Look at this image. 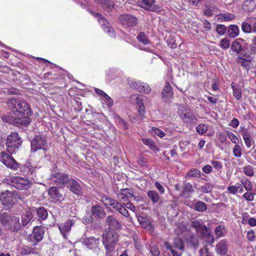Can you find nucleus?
<instances>
[{"mask_svg":"<svg viewBox=\"0 0 256 256\" xmlns=\"http://www.w3.org/2000/svg\"><path fill=\"white\" fill-rule=\"evenodd\" d=\"M7 104L10 114H13L16 118L20 119L22 116H30L32 113L28 104L24 101L12 98L8 101Z\"/></svg>","mask_w":256,"mask_h":256,"instance_id":"nucleus-1","label":"nucleus"},{"mask_svg":"<svg viewBox=\"0 0 256 256\" xmlns=\"http://www.w3.org/2000/svg\"><path fill=\"white\" fill-rule=\"evenodd\" d=\"M0 222L10 231L16 232L20 228V218L6 212H0Z\"/></svg>","mask_w":256,"mask_h":256,"instance_id":"nucleus-2","label":"nucleus"},{"mask_svg":"<svg viewBox=\"0 0 256 256\" xmlns=\"http://www.w3.org/2000/svg\"><path fill=\"white\" fill-rule=\"evenodd\" d=\"M23 140L17 132H12L6 140V150L10 154H16L22 146Z\"/></svg>","mask_w":256,"mask_h":256,"instance_id":"nucleus-3","label":"nucleus"},{"mask_svg":"<svg viewBox=\"0 0 256 256\" xmlns=\"http://www.w3.org/2000/svg\"><path fill=\"white\" fill-rule=\"evenodd\" d=\"M102 238L105 248H114L118 240V234L115 230L106 228L103 232Z\"/></svg>","mask_w":256,"mask_h":256,"instance_id":"nucleus-4","label":"nucleus"},{"mask_svg":"<svg viewBox=\"0 0 256 256\" xmlns=\"http://www.w3.org/2000/svg\"><path fill=\"white\" fill-rule=\"evenodd\" d=\"M70 179L68 174L66 173L54 171L51 174L50 181L58 188H62L67 184Z\"/></svg>","mask_w":256,"mask_h":256,"instance_id":"nucleus-5","label":"nucleus"},{"mask_svg":"<svg viewBox=\"0 0 256 256\" xmlns=\"http://www.w3.org/2000/svg\"><path fill=\"white\" fill-rule=\"evenodd\" d=\"M48 150V143L46 138L42 135L36 136L30 142V151L35 152L38 150Z\"/></svg>","mask_w":256,"mask_h":256,"instance_id":"nucleus-6","label":"nucleus"},{"mask_svg":"<svg viewBox=\"0 0 256 256\" xmlns=\"http://www.w3.org/2000/svg\"><path fill=\"white\" fill-rule=\"evenodd\" d=\"M10 184L18 190H28L32 186V182L26 178L16 176L12 178Z\"/></svg>","mask_w":256,"mask_h":256,"instance_id":"nucleus-7","label":"nucleus"},{"mask_svg":"<svg viewBox=\"0 0 256 256\" xmlns=\"http://www.w3.org/2000/svg\"><path fill=\"white\" fill-rule=\"evenodd\" d=\"M44 232L45 230L43 227L41 226H34L32 234L28 236V241L31 242L33 246L36 245L38 242L42 240Z\"/></svg>","mask_w":256,"mask_h":256,"instance_id":"nucleus-8","label":"nucleus"},{"mask_svg":"<svg viewBox=\"0 0 256 256\" xmlns=\"http://www.w3.org/2000/svg\"><path fill=\"white\" fill-rule=\"evenodd\" d=\"M0 160L6 167L12 170H17L19 168L18 164L16 160L5 152L0 153Z\"/></svg>","mask_w":256,"mask_h":256,"instance_id":"nucleus-9","label":"nucleus"},{"mask_svg":"<svg viewBox=\"0 0 256 256\" xmlns=\"http://www.w3.org/2000/svg\"><path fill=\"white\" fill-rule=\"evenodd\" d=\"M14 194L9 190H5L0 194V200L6 207L10 208L14 204Z\"/></svg>","mask_w":256,"mask_h":256,"instance_id":"nucleus-10","label":"nucleus"},{"mask_svg":"<svg viewBox=\"0 0 256 256\" xmlns=\"http://www.w3.org/2000/svg\"><path fill=\"white\" fill-rule=\"evenodd\" d=\"M121 24L128 28H133L138 24L137 18L130 14H120L118 18Z\"/></svg>","mask_w":256,"mask_h":256,"instance_id":"nucleus-11","label":"nucleus"},{"mask_svg":"<svg viewBox=\"0 0 256 256\" xmlns=\"http://www.w3.org/2000/svg\"><path fill=\"white\" fill-rule=\"evenodd\" d=\"M156 0H141L140 6L144 10L152 12H160V7L155 4Z\"/></svg>","mask_w":256,"mask_h":256,"instance_id":"nucleus-12","label":"nucleus"},{"mask_svg":"<svg viewBox=\"0 0 256 256\" xmlns=\"http://www.w3.org/2000/svg\"><path fill=\"white\" fill-rule=\"evenodd\" d=\"M128 83L132 88L136 89L141 92L148 94L151 90L150 87L148 85H143L140 82H136V80L134 81L128 79Z\"/></svg>","mask_w":256,"mask_h":256,"instance_id":"nucleus-13","label":"nucleus"},{"mask_svg":"<svg viewBox=\"0 0 256 256\" xmlns=\"http://www.w3.org/2000/svg\"><path fill=\"white\" fill-rule=\"evenodd\" d=\"M173 90L169 82H166V85L163 88L161 96L163 102L167 103L170 102V98L173 96Z\"/></svg>","mask_w":256,"mask_h":256,"instance_id":"nucleus-14","label":"nucleus"},{"mask_svg":"<svg viewBox=\"0 0 256 256\" xmlns=\"http://www.w3.org/2000/svg\"><path fill=\"white\" fill-rule=\"evenodd\" d=\"M66 186L69 190L74 194L78 196L82 194V187L75 180L70 178Z\"/></svg>","mask_w":256,"mask_h":256,"instance_id":"nucleus-15","label":"nucleus"},{"mask_svg":"<svg viewBox=\"0 0 256 256\" xmlns=\"http://www.w3.org/2000/svg\"><path fill=\"white\" fill-rule=\"evenodd\" d=\"M48 194L52 199L57 201L63 200L64 198V196L56 186L50 187L48 190Z\"/></svg>","mask_w":256,"mask_h":256,"instance_id":"nucleus-16","label":"nucleus"},{"mask_svg":"<svg viewBox=\"0 0 256 256\" xmlns=\"http://www.w3.org/2000/svg\"><path fill=\"white\" fill-rule=\"evenodd\" d=\"M106 223L108 226V228H110L114 230H118L122 228L121 224L113 216H110L106 218Z\"/></svg>","mask_w":256,"mask_h":256,"instance_id":"nucleus-17","label":"nucleus"},{"mask_svg":"<svg viewBox=\"0 0 256 256\" xmlns=\"http://www.w3.org/2000/svg\"><path fill=\"white\" fill-rule=\"evenodd\" d=\"M73 224L74 222L72 220H68L64 224H59L58 228L64 238H67L66 234L70 231Z\"/></svg>","mask_w":256,"mask_h":256,"instance_id":"nucleus-18","label":"nucleus"},{"mask_svg":"<svg viewBox=\"0 0 256 256\" xmlns=\"http://www.w3.org/2000/svg\"><path fill=\"white\" fill-rule=\"evenodd\" d=\"M91 212L96 218H103L106 216V212L103 208L99 205L92 206L91 208Z\"/></svg>","mask_w":256,"mask_h":256,"instance_id":"nucleus-19","label":"nucleus"},{"mask_svg":"<svg viewBox=\"0 0 256 256\" xmlns=\"http://www.w3.org/2000/svg\"><path fill=\"white\" fill-rule=\"evenodd\" d=\"M84 242L88 248L94 250L98 247L99 238L94 236H90L86 238L84 240Z\"/></svg>","mask_w":256,"mask_h":256,"instance_id":"nucleus-20","label":"nucleus"},{"mask_svg":"<svg viewBox=\"0 0 256 256\" xmlns=\"http://www.w3.org/2000/svg\"><path fill=\"white\" fill-rule=\"evenodd\" d=\"M244 42V40L238 38L234 40L230 46L232 50L237 54H240L242 51V46L240 42Z\"/></svg>","mask_w":256,"mask_h":256,"instance_id":"nucleus-21","label":"nucleus"},{"mask_svg":"<svg viewBox=\"0 0 256 256\" xmlns=\"http://www.w3.org/2000/svg\"><path fill=\"white\" fill-rule=\"evenodd\" d=\"M133 191L130 188H122L120 190V193L118 194V197L120 200L124 202L126 198L134 197Z\"/></svg>","mask_w":256,"mask_h":256,"instance_id":"nucleus-22","label":"nucleus"},{"mask_svg":"<svg viewBox=\"0 0 256 256\" xmlns=\"http://www.w3.org/2000/svg\"><path fill=\"white\" fill-rule=\"evenodd\" d=\"M202 238L208 243L212 244L214 242V236L208 231L207 227H203V232L200 234Z\"/></svg>","mask_w":256,"mask_h":256,"instance_id":"nucleus-23","label":"nucleus"},{"mask_svg":"<svg viewBox=\"0 0 256 256\" xmlns=\"http://www.w3.org/2000/svg\"><path fill=\"white\" fill-rule=\"evenodd\" d=\"M216 251L220 254H224L228 251L227 242L226 240L220 241L216 246Z\"/></svg>","mask_w":256,"mask_h":256,"instance_id":"nucleus-24","label":"nucleus"},{"mask_svg":"<svg viewBox=\"0 0 256 256\" xmlns=\"http://www.w3.org/2000/svg\"><path fill=\"white\" fill-rule=\"evenodd\" d=\"M218 8L215 6L206 4L203 10L204 14L208 17H210L213 15V12H217Z\"/></svg>","mask_w":256,"mask_h":256,"instance_id":"nucleus-25","label":"nucleus"},{"mask_svg":"<svg viewBox=\"0 0 256 256\" xmlns=\"http://www.w3.org/2000/svg\"><path fill=\"white\" fill-rule=\"evenodd\" d=\"M241 56H239L236 58V62H237L240 64L244 68H248L249 66L248 63L250 62V60H247L246 59L244 58H248L249 57V55L248 54L246 53H242Z\"/></svg>","mask_w":256,"mask_h":256,"instance_id":"nucleus-26","label":"nucleus"},{"mask_svg":"<svg viewBox=\"0 0 256 256\" xmlns=\"http://www.w3.org/2000/svg\"><path fill=\"white\" fill-rule=\"evenodd\" d=\"M242 136L248 148H250L252 146V136L251 132L248 130H246L242 132Z\"/></svg>","mask_w":256,"mask_h":256,"instance_id":"nucleus-27","label":"nucleus"},{"mask_svg":"<svg viewBox=\"0 0 256 256\" xmlns=\"http://www.w3.org/2000/svg\"><path fill=\"white\" fill-rule=\"evenodd\" d=\"M228 32L229 36L230 38H234L238 35L240 30L238 27L236 25L232 24L229 26Z\"/></svg>","mask_w":256,"mask_h":256,"instance_id":"nucleus-28","label":"nucleus"},{"mask_svg":"<svg viewBox=\"0 0 256 256\" xmlns=\"http://www.w3.org/2000/svg\"><path fill=\"white\" fill-rule=\"evenodd\" d=\"M147 194L148 198L151 200L154 204L158 202L160 200V196L155 190H149Z\"/></svg>","mask_w":256,"mask_h":256,"instance_id":"nucleus-29","label":"nucleus"},{"mask_svg":"<svg viewBox=\"0 0 256 256\" xmlns=\"http://www.w3.org/2000/svg\"><path fill=\"white\" fill-rule=\"evenodd\" d=\"M243 10L246 12H252L254 8V2L252 0H246L243 6Z\"/></svg>","mask_w":256,"mask_h":256,"instance_id":"nucleus-30","label":"nucleus"},{"mask_svg":"<svg viewBox=\"0 0 256 256\" xmlns=\"http://www.w3.org/2000/svg\"><path fill=\"white\" fill-rule=\"evenodd\" d=\"M183 116L186 122H192L196 119L194 112L189 110H186Z\"/></svg>","mask_w":256,"mask_h":256,"instance_id":"nucleus-31","label":"nucleus"},{"mask_svg":"<svg viewBox=\"0 0 256 256\" xmlns=\"http://www.w3.org/2000/svg\"><path fill=\"white\" fill-rule=\"evenodd\" d=\"M194 192L192 185L190 182H184V184L183 190L182 193V196H186Z\"/></svg>","mask_w":256,"mask_h":256,"instance_id":"nucleus-32","label":"nucleus"},{"mask_svg":"<svg viewBox=\"0 0 256 256\" xmlns=\"http://www.w3.org/2000/svg\"><path fill=\"white\" fill-rule=\"evenodd\" d=\"M36 214L42 220H46L48 215L46 210L42 206L36 209Z\"/></svg>","mask_w":256,"mask_h":256,"instance_id":"nucleus-33","label":"nucleus"},{"mask_svg":"<svg viewBox=\"0 0 256 256\" xmlns=\"http://www.w3.org/2000/svg\"><path fill=\"white\" fill-rule=\"evenodd\" d=\"M137 218L138 222L143 228L148 230L151 228V224L146 218L140 216H138Z\"/></svg>","mask_w":256,"mask_h":256,"instance_id":"nucleus-34","label":"nucleus"},{"mask_svg":"<svg viewBox=\"0 0 256 256\" xmlns=\"http://www.w3.org/2000/svg\"><path fill=\"white\" fill-rule=\"evenodd\" d=\"M32 218V214L27 212L22 216V226H26Z\"/></svg>","mask_w":256,"mask_h":256,"instance_id":"nucleus-35","label":"nucleus"},{"mask_svg":"<svg viewBox=\"0 0 256 256\" xmlns=\"http://www.w3.org/2000/svg\"><path fill=\"white\" fill-rule=\"evenodd\" d=\"M100 5L106 11L110 12L114 6V2L110 0H104L102 2Z\"/></svg>","mask_w":256,"mask_h":256,"instance_id":"nucleus-36","label":"nucleus"},{"mask_svg":"<svg viewBox=\"0 0 256 256\" xmlns=\"http://www.w3.org/2000/svg\"><path fill=\"white\" fill-rule=\"evenodd\" d=\"M232 87L233 89L234 96L236 100H240L242 97V91L239 86H236V84L232 82Z\"/></svg>","mask_w":256,"mask_h":256,"instance_id":"nucleus-37","label":"nucleus"},{"mask_svg":"<svg viewBox=\"0 0 256 256\" xmlns=\"http://www.w3.org/2000/svg\"><path fill=\"white\" fill-rule=\"evenodd\" d=\"M194 208L198 212H204L207 209V205L202 202L198 201L194 204Z\"/></svg>","mask_w":256,"mask_h":256,"instance_id":"nucleus-38","label":"nucleus"},{"mask_svg":"<svg viewBox=\"0 0 256 256\" xmlns=\"http://www.w3.org/2000/svg\"><path fill=\"white\" fill-rule=\"evenodd\" d=\"M191 227L196 230L197 232H200V234L203 232V227H206L198 220H195L191 222Z\"/></svg>","mask_w":256,"mask_h":256,"instance_id":"nucleus-39","label":"nucleus"},{"mask_svg":"<svg viewBox=\"0 0 256 256\" xmlns=\"http://www.w3.org/2000/svg\"><path fill=\"white\" fill-rule=\"evenodd\" d=\"M201 176L200 172L196 168H192L185 175V178L196 177L200 178Z\"/></svg>","mask_w":256,"mask_h":256,"instance_id":"nucleus-40","label":"nucleus"},{"mask_svg":"<svg viewBox=\"0 0 256 256\" xmlns=\"http://www.w3.org/2000/svg\"><path fill=\"white\" fill-rule=\"evenodd\" d=\"M136 100L137 108L138 109L140 114L142 116H144V106L143 104L141 98L140 97H137L136 99Z\"/></svg>","mask_w":256,"mask_h":256,"instance_id":"nucleus-41","label":"nucleus"},{"mask_svg":"<svg viewBox=\"0 0 256 256\" xmlns=\"http://www.w3.org/2000/svg\"><path fill=\"white\" fill-rule=\"evenodd\" d=\"M28 116H22V118L18 119V120L16 118V120L15 121V123L24 126H28L31 122V120Z\"/></svg>","mask_w":256,"mask_h":256,"instance_id":"nucleus-42","label":"nucleus"},{"mask_svg":"<svg viewBox=\"0 0 256 256\" xmlns=\"http://www.w3.org/2000/svg\"><path fill=\"white\" fill-rule=\"evenodd\" d=\"M137 40L138 42L146 45L149 43V40L147 36L144 32H140L136 36Z\"/></svg>","mask_w":256,"mask_h":256,"instance_id":"nucleus-43","label":"nucleus"},{"mask_svg":"<svg viewBox=\"0 0 256 256\" xmlns=\"http://www.w3.org/2000/svg\"><path fill=\"white\" fill-rule=\"evenodd\" d=\"M174 246L180 251H184V244L182 240L180 238H178L174 239Z\"/></svg>","mask_w":256,"mask_h":256,"instance_id":"nucleus-44","label":"nucleus"},{"mask_svg":"<svg viewBox=\"0 0 256 256\" xmlns=\"http://www.w3.org/2000/svg\"><path fill=\"white\" fill-rule=\"evenodd\" d=\"M214 185L210 182L206 183L205 185L201 186L199 190L204 193L210 192Z\"/></svg>","mask_w":256,"mask_h":256,"instance_id":"nucleus-45","label":"nucleus"},{"mask_svg":"<svg viewBox=\"0 0 256 256\" xmlns=\"http://www.w3.org/2000/svg\"><path fill=\"white\" fill-rule=\"evenodd\" d=\"M189 243L192 247L196 249L199 244L198 238L194 235L192 236L189 240Z\"/></svg>","mask_w":256,"mask_h":256,"instance_id":"nucleus-46","label":"nucleus"},{"mask_svg":"<svg viewBox=\"0 0 256 256\" xmlns=\"http://www.w3.org/2000/svg\"><path fill=\"white\" fill-rule=\"evenodd\" d=\"M92 14L94 16H97L98 18V22L102 26L104 27L107 25H110V23L108 22V20L104 18L101 14L98 13L96 14L93 12H92Z\"/></svg>","mask_w":256,"mask_h":256,"instance_id":"nucleus-47","label":"nucleus"},{"mask_svg":"<svg viewBox=\"0 0 256 256\" xmlns=\"http://www.w3.org/2000/svg\"><path fill=\"white\" fill-rule=\"evenodd\" d=\"M242 31L245 33H250L252 32V26L246 22H244L242 24Z\"/></svg>","mask_w":256,"mask_h":256,"instance_id":"nucleus-48","label":"nucleus"},{"mask_svg":"<svg viewBox=\"0 0 256 256\" xmlns=\"http://www.w3.org/2000/svg\"><path fill=\"white\" fill-rule=\"evenodd\" d=\"M227 30V28L224 24H218L216 26V32L220 35H224Z\"/></svg>","mask_w":256,"mask_h":256,"instance_id":"nucleus-49","label":"nucleus"},{"mask_svg":"<svg viewBox=\"0 0 256 256\" xmlns=\"http://www.w3.org/2000/svg\"><path fill=\"white\" fill-rule=\"evenodd\" d=\"M244 172L245 174L249 176H252L254 175L253 168L250 165H246L244 167Z\"/></svg>","mask_w":256,"mask_h":256,"instance_id":"nucleus-50","label":"nucleus"},{"mask_svg":"<svg viewBox=\"0 0 256 256\" xmlns=\"http://www.w3.org/2000/svg\"><path fill=\"white\" fill-rule=\"evenodd\" d=\"M1 119L4 122L8 123L15 122V121L16 120L13 114H12V116H10L8 115H2L1 116Z\"/></svg>","mask_w":256,"mask_h":256,"instance_id":"nucleus-51","label":"nucleus"},{"mask_svg":"<svg viewBox=\"0 0 256 256\" xmlns=\"http://www.w3.org/2000/svg\"><path fill=\"white\" fill-rule=\"evenodd\" d=\"M226 134L228 138L234 144H238L239 142L238 138L232 132L226 131Z\"/></svg>","mask_w":256,"mask_h":256,"instance_id":"nucleus-52","label":"nucleus"},{"mask_svg":"<svg viewBox=\"0 0 256 256\" xmlns=\"http://www.w3.org/2000/svg\"><path fill=\"white\" fill-rule=\"evenodd\" d=\"M241 183L247 191H250L252 190V186L251 182L248 180H244L242 179L241 180Z\"/></svg>","mask_w":256,"mask_h":256,"instance_id":"nucleus-53","label":"nucleus"},{"mask_svg":"<svg viewBox=\"0 0 256 256\" xmlns=\"http://www.w3.org/2000/svg\"><path fill=\"white\" fill-rule=\"evenodd\" d=\"M35 248H31L28 246H24L22 249V252L24 254H28L32 253H35Z\"/></svg>","mask_w":256,"mask_h":256,"instance_id":"nucleus-54","label":"nucleus"},{"mask_svg":"<svg viewBox=\"0 0 256 256\" xmlns=\"http://www.w3.org/2000/svg\"><path fill=\"white\" fill-rule=\"evenodd\" d=\"M144 144L149 146L152 150L157 149V146L154 144V142L150 139H144L142 140Z\"/></svg>","mask_w":256,"mask_h":256,"instance_id":"nucleus-55","label":"nucleus"},{"mask_svg":"<svg viewBox=\"0 0 256 256\" xmlns=\"http://www.w3.org/2000/svg\"><path fill=\"white\" fill-rule=\"evenodd\" d=\"M116 120L120 124H122L125 130L128 128V123L123 118H120L118 115H116L114 116Z\"/></svg>","mask_w":256,"mask_h":256,"instance_id":"nucleus-56","label":"nucleus"},{"mask_svg":"<svg viewBox=\"0 0 256 256\" xmlns=\"http://www.w3.org/2000/svg\"><path fill=\"white\" fill-rule=\"evenodd\" d=\"M233 154L237 158H239L242 156V152H241V148L240 146L236 144L235 145L233 148Z\"/></svg>","mask_w":256,"mask_h":256,"instance_id":"nucleus-57","label":"nucleus"},{"mask_svg":"<svg viewBox=\"0 0 256 256\" xmlns=\"http://www.w3.org/2000/svg\"><path fill=\"white\" fill-rule=\"evenodd\" d=\"M230 46V40L226 38H224L221 40L220 42V46L223 49H227L229 48Z\"/></svg>","mask_w":256,"mask_h":256,"instance_id":"nucleus-58","label":"nucleus"},{"mask_svg":"<svg viewBox=\"0 0 256 256\" xmlns=\"http://www.w3.org/2000/svg\"><path fill=\"white\" fill-rule=\"evenodd\" d=\"M196 131L201 134H204L208 130V126L204 124H200L196 128Z\"/></svg>","mask_w":256,"mask_h":256,"instance_id":"nucleus-59","label":"nucleus"},{"mask_svg":"<svg viewBox=\"0 0 256 256\" xmlns=\"http://www.w3.org/2000/svg\"><path fill=\"white\" fill-rule=\"evenodd\" d=\"M115 200L110 198H107L106 196H103L102 198V201L104 203V204L107 206H112V204Z\"/></svg>","mask_w":256,"mask_h":256,"instance_id":"nucleus-60","label":"nucleus"},{"mask_svg":"<svg viewBox=\"0 0 256 256\" xmlns=\"http://www.w3.org/2000/svg\"><path fill=\"white\" fill-rule=\"evenodd\" d=\"M152 130L156 134L159 136L160 138H163L165 136V133L163 131L156 128H152Z\"/></svg>","mask_w":256,"mask_h":256,"instance_id":"nucleus-61","label":"nucleus"},{"mask_svg":"<svg viewBox=\"0 0 256 256\" xmlns=\"http://www.w3.org/2000/svg\"><path fill=\"white\" fill-rule=\"evenodd\" d=\"M220 16L224 18V21H228L234 18V15L228 13L221 14Z\"/></svg>","mask_w":256,"mask_h":256,"instance_id":"nucleus-62","label":"nucleus"},{"mask_svg":"<svg viewBox=\"0 0 256 256\" xmlns=\"http://www.w3.org/2000/svg\"><path fill=\"white\" fill-rule=\"evenodd\" d=\"M224 230V226H218L216 228L214 232L217 236H222Z\"/></svg>","mask_w":256,"mask_h":256,"instance_id":"nucleus-63","label":"nucleus"},{"mask_svg":"<svg viewBox=\"0 0 256 256\" xmlns=\"http://www.w3.org/2000/svg\"><path fill=\"white\" fill-rule=\"evenodd\" d=\"M150 252L153 256H158L160 254L159 249L157 246H154L150 248Z\"/></svg>","mask_w":256,"mask_h":256,"instance_id":"nucleus-64","label":"nucleus"}]
</instances>
